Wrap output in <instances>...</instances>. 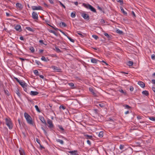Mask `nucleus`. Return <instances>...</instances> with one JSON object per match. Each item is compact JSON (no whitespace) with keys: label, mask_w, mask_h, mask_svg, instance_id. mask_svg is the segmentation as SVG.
Segmentation results:
<instances>
[{"label":"nucleus","mask_w":155,"mask_h":155,"mask_svg":"<svg viewBox=\"0 0 155 155\" xmlns=\"http://www.w3.org/2000/svg\"><path fill=\"white\" fill-rule=\"evenodd\" d=\"M24 116L27 123L33 125V122L30 116L27 113L25 112L24 113Z\"/></svg>","instance_id":"1"},{"label":"nucleus","mask_w":155,"mask_h":155,"mask_svg":"<svg viewBox=\"0 0 155 155\" xmlns=\"http://www.w3.org/2000/svg\"><path fill=\"white\" fill-rule=\"evenodd\" d=\"M5 123L9 129H12L13 126L11 119L10 118H6L5 119Z\"/></svg>","instance_id":"2"},{"label":"nucleus","mask_w":155,"mask_h":155,"mask_svg":"<svg viewBox=\"0 0 155 155\" xmlns=\"http://www.w3.org/2000/svg\"><path fill=\"white\" fill-rule=\"evenodd\" d=\"M83 5L87 9H90L91 11L94 12H96V10L91 5L89 4H86L84 3L83 4Z\"/></svg>","instance_id":"3"},{"label":"nucleus","mask_w":155,"mask_h":155,"mask_svg":"<svg viewBox=\"0 0 155 155\" xmlns=\"http://www.w3.org/2000/svg\"><path fill=\"white\" fill-rule=\"evenodd\" d=\"M47 123L49 124L48 127L50 128V130H53V129L54 128V126L52 123V121L50 119H48L47 120Z\"/></svg>","instance_id":"4"},{"label":"nucleus","mask_w":155,"mask_h":155,"mask_svg":"<svg viewBox=\"0 0 155 155\" xmlns=\"http://www.w3.org/2000/svg\"><path fill=\"white\" fill-rule=\"evenodd\" d=\"M89 91L91 92V94L94 97H98V93L97 91L96 90H94L92 88L90 87L89 88Z\"/></svg>","instance_id":"5"},{"label":"nucleus","mask_w":155,"mask_h":155,"mask_svg":"<svg viewBox=\"0 0 155 155\" xmlns=\"http://www.w3.org/2000/svg\"><path fill=\"white\" fill-rule=\"evenodd\" d=\"M51 68L53 69L54 71L57 72H61V69L53 65L51 67Z\"/></svg>","instance_id":"6"},{"label":"nucleus","mask_w":155,"mask_h":155,"mask_svg":"<svg viewBox=\"0 0 155 155\" xmlns=\"http://www.w3.org/2000/svg\"><path fill=\"white\" fill-rule=\"evenodd\" d=\"M81 16L84 18V19H86L87 20H89L90 19L89 15L87 14L84 13L83 12L81 13Z\"/></svg>","instance_id":"7"},{"label":"nucleus","mask_w":155,"mask_h":155,"mask_svg":"<svg viewBox=\"0 0 155 155\" xmlns=\"http://www.w3.org/2000/svg\"><path fill=\"white\" fill-rule=\"evenodd\" d=\"M124 151H126L129 154H131L133 152L132 149L130 147H129L128 148L125 149L124 150H123L122 152H123Z\"/></svg>","instance_id":"8"},{"label":"nucleus","mask_w":155,"mask_h":155,"mask_svg":"<svg viewBox=\"0 0 155 155\" xmlns=\"http://www.w3.org/2000/svg\"><path fill=\"white\" fill-rule=\"evenodd\" d=\"M32 9L33 10H42V8L40 6H32L31 7Z\"/></svg>","instance_id":"9"},{"label":"nucleus","mask_w":155,"mask_h":155,"mask_svg":"<svg viewBox=\"0 0 155 155\" xmlns=\"http://www.w3.org/2000/svg\"><path fill=\"white\" fill-rule=\"evenodd\" d=\"M19 83L20 84L23 88L25 87H26L27 86V84L24 81H20L19 82Z\"/></svg>","instance_id":"10"},{"label":"nucleus","mask_w":155,"mask_h":155,"mask_svg":"<svg viewBox=\"0 0 155 155\" xmlns=\"http://www.w3.org/2000/svg\"><path fill=\"white\" fill-rule=\"evenodd\" d=\"M32 17L34 19H38V15L37 13L35 12H33L32 13Z\"/></svg>","instance_id":"11"},{"label":"nucleus","mask_w":155,"mask_h":155,"mask_svg":"<svg viewBox=\"0 0 155 155\" xmlns=\"http://www.w3.org/2000/svg\"><path fill=\"white\" fill-rule=\"evenodd\" d=\"M39 119L42 123L44 124L45 125H47V123H46L44 117L43 116H40Z\"/></svg>","instance_id":"12"},{"label":"nucleus","mask_w":155,"mask_h":155,"mask_svg":"<svg viewBox=\"0 0 155 155\" xmlns=\"http://www.w3.org/2000/svg\"><path fill=\"white\" fill-rule=\"evenodd\" d=\"M104 35L106 36L109 40H111L112 39V36L111 35H109L108 33H104Z\"/></svg>","instance_id":"13"},{"label":"nucleus","mask_w":155,"mask_h":155,"mask_svg":"<svg viewBox=\"0 0 155 155\" xmlns=\"http://www.w3.org/2000/svg\"><path fill=\"white\" fill-rule=\"evenodd\" d=\"M77 152H78L77 150L70 151H68V152L70 153L71 155H77L78 154L77 153Z\"/></svg>","instance_id":"14"},{"label":"nucleus","mask_w":155,"mask_h":155,"mask_svg":"<svg viewBox=\"0 0 155 155\" xmlns=\"http://www.w3.org/2000/svg\"><path fill=\"white\" fill-rule=\"evenodd\" d=\"M39 92L37 91H31L30 94L32 96H36L38 94Z\"/></svg>","instance_id":"15"},{"label":"nucleus","mask_w":155,"mask_h":155,"mask_svg":"<svg viewBox=\"0 0 155 155\" xmlns=\"http://www.w3.org/2000/svg\"><path fill=\"white\" fill-rule=\"evenodd\" d=\"M84 136L86 137L85 138L87 139H91L93 138V137L92 135H89L87 134H86L85 133H84Z\"/></svg>","instance_id":"16"},{"label":"nucleus","mask_w":155,"mask_h":155,"mask_svg":"<svg viewBox=\"0 0 155 155\" xmlns=\"http://www.w3.org/2000/svg\"><path fill=\"white\" fill-rule=\"evenodd\" d=\"M138 84L142 88H143L145 87V85L144 83L142 81H138Z\"/></svg>","instance_id":"17"},{"label":"nucleus","mask_w":155,"mask_h":155,"mask_svg":"<svg viewBox=\"0 0 155 155\" xmlns=\"http://www.w3.org/2000/svg\"><path fill=\"white\" fill-rule=\"evenodd\" d=\"M19 151L20 155H25L24 150L21 148L19 149Z\"/></svg>","instance_id":"18"},{"label":"nucleus","mask_w":155,"mask_h":155,"mask_svg":"<svg viewBox=\"0 0 155 155\" xmlns=\"http://www.w3.org/2000/svg\"><path fill=\"white\" fill-rule=\"evenodd\" d=\"M16 7L19 8L20 9H22L23 7L21 5V4L19 3H17L16 4Z\"/></svg>","instance_id":"19"},{"label":"nucleus","mask_w":155,"mask_h":155,"mask_svg":"<svg viewBox=\"0 0 155 155\" xmlns=\"http://www.w3.org/2000/svg\"><path fill=\"white\" fill-rule=\"evenodd\" d=\"M99 61L97 59L92 58L91 60V62L94 64H97V62Z\"/></svg>","instance_id":"20"},{"label":"nucleus","mask_w":155,"mask_h":155,"mask_svg":"<svg viewBox=\"0 0 155 155\" xmlns=\"http://www.w3.org/2000/svg\"><path fill=\"white\" fill-rule=\"evenodd\" d=\"M120 8L121 11V12H123L124 14L125 15H127V12H126L122 8V7H120Z\"/></svg>","instance_id":"21"},{"label":"nucleus","mask_w":155,"mask_h":155,"mask_svg":"<svg viewBox=\"0 0 155 155\" xmlns=\"http://www.w3.org/2000/svg\"><path fill=\"white\" fill-rule=\"evenodd\" d=\"M143 94L145 95L146 96H148L149 95L148 91H144L142 92Z\"/></svg>","instance_id":"22"},{"label":"nucleus","mask_w":155,"mask_h":155,"mask_svg":"<svg viewBox=\"0 0 155 155\" xmlns=\"http://www.w3.org/2000/svg\"><path fill=\"white\" fill-rule=\"evenodd\" d=\"M116 31L117 33L119 34L120 35H123L124 34L123 32L122 31L118 29L116 30Z\"/></svg>","instance_id":"23"},{"label":"nucleus","mask_w":155,"mask_h":155,"mask_svg":"<svg viewBox=\"0 0 155 155\" xmlns=\"http://www.w3.org/2000/svg\"><path fill=\"white\" fill-rule=\"evenodd\" d=\"M26 28L29 31H31L32 32H34L35 31V30L32 28H31L27 27H26Z\"/></svg>","instance_id":"24"},{"label":"nucleus","mask_w":155,"mask_h":155,"mask_svg":"<svg viewBox=\"0 0 155 155\" xmlns=\"http://www.w3.org/2000/svg\"><path fill=\"white\" fill-rule=\"evenodd\" d=\"M21 28V26L19 25H17L15 27V29L17 31H19L20 29Z\"/></svg>","instance_id":"25"},{"label":"nucleus","mask_w":155,"mask_h":155,"mask_svg":"<svg viewBox=\"0 0 155 155\" xmlns=\"http://www.w3.org/2000/svg\"><path fill=\"white\" fill-rule=\"evenodd\" d=\"M57 142L61 144H64V142L63 141L61 140H60V139H57L56 140Z\"/></svg>","instance_id":"26"},{"label":"nucleus","mask_w":155,"mask_h":155,"mask_svg":"<svg viewBox=\"0 0 155 155\" xmlns=\"http://www.w3.org/2000/svg\"><path fill=\"white\" fill-rule=\"evenodd\" d=\"M47 58H45V57L44 56H42L41 58V59L42 61H45V62H46L48 61L49 60L48 59V58H47Z\"/></svg>","instance_id":"27"},{"label":"nucleus","mask_w":155,"mask_h":155,"mask_svg":"<svg viewBox=\"0 0 155 155\" xmlns=\"http://www.w3.org/2000/svg\"><path fill=\"white\" fill-rule=\"evenodd\" d=\"M60 26L65 27H66L67 25L64 22H61L60 23Z\"/></svg>","instance_id":"28"},{"label":"nucleus","mask_w":155,"mask_h":155,"mask_svg":"<svg viewBox=\"0 0 155 155\" xmlns=\"http://www.w3.org/2000/svg\"><path fill=\"white\" fill-rule=\"evenodd\" d=\"M16 93L19 97H20L21 94L19 93V91L18 89H17L16 91Z\"/></svg>","instance_id":"29"},{"label":"nucleus","mask_w":155,"mask_h":155,"mask_svg":"<svg viewBox=\"0 0 155 155\" xmlns=\"http://www.w3.org/2000/svg\"><path fill=\"white\" fill-rule=\"evenodd\" d=\"M123 106L125 107V109H129L131 108V107L128 105L124 104Z\"/></svg>","instance_id":"30"},{"label":"nucleus","mask_w":155,"mask_h":155,"mask_svg":"<svg viewBox=\"0 0 155 155\" xmlns=\"http://www.w3.org/2000/svg\"><path fill=\"white\" fill-rule=\"evenodd\" d=\"M103 132L102 131H101L98 134L99 137L101 138L103 136Z\"/></svg>","instance_id":"31"},{"label":"nucleus","mask_w":155,"mask_h":155,"mask_svg":"<svg viewBox=\"0 0 155 155\" xmlns=\"http://www.w3.org/2000/svg\"><path fill=\"white\" fill-rule=\"evenodd\" d=\"M119 91L121 92V93L124 94L125 95H126L127 94L126 91H124L122 89H119Z\"/></svg>","instance_id":"32"},{"label":"nucleus","mask_w":155,"mask_h":155,"mask_svg":"<svg viewBox=\"0 0 155 155\" xmlns=\"http://www.w3.org/2000/svg\"><path fill=\"white\" fill-rule=\"evenodd\" d=\"M149 118L150 120L155 122V117H149Z\"/></svg>","instance_id":"33"},{"label":"nucleus","mask_w":155,"mask_h":155,"mask_svg":"<svg viewBox=\"0 0 155 155\" xmlns=\"http://www.w3.org/2000/svg\"><path fill=\"white\" fill-rule=\"evenodd\" d=\"M56 51L58 53L61 52V51L60 49L58 48L57 46H55V47Z\"/></svg>","instance_id":"34"},{"label":"nucleus","mask_w":155,"mask_h":155,"mask_svg":"<svg viewBox=\"0 0 155 155\" xmlns=\"http://www.w3.org/2000/svg\"><path fill=\"white\" fill-rule=\"evenodd\" d=\"M4 91L5 93L8 96H9L10 95V93L8 91V90H4Z\"/></svg>","instance_id":"35"},{"label":"nucleus","mask_w":155,"mask_h":155,"mask_svg":"<svg viewBox=\"0 0 155 155\" xmlns=\"http://www.w3.org/2000/svg\"><path fill=\"white\" fill-rule=\"evenodd\" d=\"M133 64V62L132 61H129L127 62V65L129 66H131Z\"/></svg>","instance_id":"36"},{"label":"nucleus","mask_w":155,"mask_h":155,"mask_svg":"<svg viewBox=\"0 0 155 155\" xmlns=\"http://www.w3.org/2000/svg\"><path fill=\"white\" fill-rule=\"evenodd\" d=\"M71 16L72 18H74L76 16L75 12H72L71 14Z\"/></svg>","instance_id":"37"},{"label":"nucleus","mask_w":155,"mask_h":155,"mask_svg":"<svg viewBox=\"0 0 155 155\" xmlns=\"http://www.w3.org/2000/svg\"><path fill=\"white\" fill-rule=\"evenodd\" d=\"M76 33L81 36V37L82 38H83L84 37V35H83L81 33V31H77Z\"/></svg>","instance_id":"38"},{"label":"nucleus","mask_w":155,"mask_h":155,"mask_svg":"<svg viewBox=\"0 0 155 155\" xmlns=\"http://www.w3.org/2000/svg\"><path fill=\"white\" fill-rule=\"evenodd\" d=\"M34 73L36 76L39 75L38 72L37 70H34Z\"/></svg>","instance_id":"39"},{"label":"nucleus","mask_w":155,"mask_h":155,"mask_svg":"<svg viewBox=\"0 0 155 155\" xmlns=\"http://www.w3.org/2000/svg\"><path fill=\"white\" fill-rule=\"evenodd\" d=\"M29 49L32 53H34L35 52L34 48L33 47H30Z\"/></svg>","instance_id":"40"},{"label":"nucleus","mask_w":155,"mask_h":155,"mask_svg":"<svg viewBox=\"0 0 155 155\" xmlns=\"http://www.w3.org/2000/svg\"><path fill=\"white\" fill-rule=\"evenodd\" d=\"M124 146H125L124 145L120 144V145L119 148L120 150H122L124 149Z\"/></svg>","instance_id":"41"},{"label":"nucleus","mask_w":155,"mask_h":155,"mask_svg":"<svg viewBox=\"0 0 155 155\" xmlns=\"http://www.w3.org/2000/svg\"><path fill=\"white\" fill-rule=\"evenodd\" d=\"M98 105L101 107H104L105 106V104L103 103L99 104Z\"/></svg>","instance_id":"42"},{"label":"nucleus","mask_w":155,"mask_h":155,"mask_svg":"<svg viewBox=\"0 0 155 155\" xmlns=\"http://www.w3.org/2000/svg\"><path fill=\"white\" fill-rule=\"evenodd\" d=\"M92 37H93L94 38L95 40H97L98 38V36L96 35H92Z\"/></svg>","instance_id":"43"},{"label":"nucleus","mask_w":155,"mask_h":155,"mask_svg":"<svg viewBox=\"0 0 155 155\" xmlns=\"http://www.w3.org/2000/svg\"><path fill=\"white\" fill-rule=\"evenodd\" d=\"M67 37L68 38V39L72 42H74V40L73 39L71 38L70 37L67 36Z\"/></svg>","instance_id":"44"},{"label":"nucleus","mask_w":155,"mask_h":155,"mask_svg":"<svg viewBox=\"0 0 155 155\" xmlns=\"http://www.w3.org/2000/svg\"><path fill=\"white\" fill-rule=\"evenodd\" d=\"M58 127L62 131H64V129L61 125H58Z\"/></svg>","instance_id":"45"},{"label":"nucleus","mask_w":155,"mask_h":155,"mask_svg":"<svg viewBox=\"0 0 155 155\" xmlns=\"http://www.w3.org/2000/svg\"><path fill=\"white\" fill-rule=\"evenodd\" d=\"M41 129L43 131L44 134L45 135L47 136V133L45 130V129L42 127L41 128Z\"/></svg>","instance_id":"46"},{"label":"nucleus","mask_w":155,"mask_h":155,"mask_svg":"<svg viewBox=\"0 0 155 155\" xmlns=\"http://www.w3.org/2000/svg\"><path fill=\"white\" fill-rule=\"evenodd\" d=\"M35 107L37 111H38V112H41V111L38 107V106L37 105H35Z\"/></svg>","instance_id":"47"},{"label":"nucleus","mask_w":155,"mask_h":155,"mask_svg":"<svg viewBox=\"0 0 155 155\" xmlns=\"http://www.w3.org/2000/svg\"><path fill=\"white\" fill-rule=\"evenodd\" d=\"M116 1L117 2H119L121 5H122L123 4V1L122 0H116Z\"/></svg>","instance_id":"48"},{"label":"nucleus","mask_w":155,"mask_h":155,"mask_svg":"<svg viewBox=\"0 0 155 155\" xmlns=\"http://www.w3.org/2000/svg\"><path fill=\"white\" fill-rule=\"evenodd\" d=\"M97 8L100 11H102V12H104V10L103 9L101 8V7H100L99 6H98L97 7Z\"/></svg>","instance_id":"49"},{"label":"nucleus","mask_w":155,"mask_h":155,"mask_svg":"<svg viewBox=\"0 0 155 155\" xmlns=\"http://www.w3.org/2000/svg\"><path fill=\"white\" fill-rule=\"evenodd\" d=\"M35 62L36 63V64H37V65H39L41 64V63L39 61H38V60H35Z\"/></svg>","instance_id":"50"},{"label":"nucleus","mask_w":155,"mask_h":155,"mask_svg":"<svg viewBox=\"0 0 155 155\" xmlns=\"http://www.w3.org/2000/svg\"><path fill=\"white\" fill-rule=\"evenodd\" d=\"M59 3L60 4V5L62 7H63L64 8H66L65 6V5H64L60 1H59Z\"/></svg>","instance_id":"51"},{"label":"nucleus","mask_w":155,"mask_h":155,"mask_svg":"<svg viewBox=\"0 0 155 155\" xmlns=\"http://www.w3.org/2000/svg\"><path fill=\"white\" fill-rule=\"evenodd\" d=\"M59 108L60 109L62 108L63 110H64L65 109L66 107L64 106L61 105L60 106Z\"/></svg>","instance_id":"52"},{"label":"nucleus","mask_w":155,"mask_h":155,"mask_svg":"<svg viewBox=\"0 0 155 155\" xmlns=\"http://www.w3.org/2000/svg\"><path fill=\"white\" fill-rule=\"evenodd\" d=\"M39 42L41 44V45H46V44H45L44 42H43V40H40L39 41Z\"/></svg>","instance_id":"53"},{"label":"nucleus","mask_w":155,"mask_h":155,"mask_svg":"<svg viewBox=\"0 0 155 155\" xmlns=\"http://www.w3.org/2000/svg\"><path fill=\"white\" fill-rule=\"evenodd\" d=\"M68 85L71 87H73L74 86V84L73 83H69Z\"/></svg>","instance_id":"54"},{"label":"nucleus","mask_w":155,"mask_h":155,"mask_svg":"<svg viewBox=\"0 0 155 155\" xmlns=\"http://www.w3.org/2000/svg\"><path fill=\"white\" fill-rule=\"evenodd\" d=\"M36 141L39 145H40V140H39L37 138L36 139Z\"/></svg>","instance_id":"55"},{"label":"nucleus","mask_w":155,"mask_h":155,"mask_svg":"<svg viewBox=\"0 0 155 155\" xmlns=\"http://www.w3.org/2000/svg\"><path fill=\"white\" fill-rule=\"evenodd\" d=\"M151 58L152 59L154 60L155 59V56L154 54H153L151 56Z\"/></svg>","instance_id":"56"},{"label":"nucleus","mask_w":155,"mask_h":155,"mask_svg":"<svg viewBox=\"0 0 155 155\" xmlns=\"http://www.w3.org/2000/svg\"><path fill=\"white\" fill-rule=\"evenodd\" d=\"M93 111H94V112L96 114H97L98 110L97 109H94Z\"/></svg>","instance_id":"57"},{"label":"nucleus","mask_w":155,"mask_h":155,"mask_svg":"<svg viewBox=\"0 0 155 155\" xmlns=\"http://www.w3.org/2000/svg\"><path fill=\"white\" fill-rule=\"evenodd\" d=\"M45 21L48 25L49 26H51L49 24H48V23H50V22L48 20H46Z\"/></svg>","instance_id":"58"},{"label":"nucleus","mask_w":155,"mask_h":155,"mask_svg":"<svg viewBox=\"0 0 155 155\" xmlns=\"http://www.w3.org/2000/svg\"><path fill=\"white\" fill-rule=\"evenodd\" d=\"M100 22L102 24H104L105 22L104 20L103 19H101Z\"/></svg>","instance_id":"59"},{"label":"nucleus","mask_w":155,"mask_h":155,"mask_svg":"<svg viewBox=\"0 0 155 155\" xmlns=\"http://www.w3.org/2000/svg\"><path fill=\"white\" fill-rule=\"evenodd\" d=\"M40 145V149H45V147H43V146H42L41 144H40V145Z\"/></svg>","instance_id":"60"},{"label":"nucleus","mask_w":155,"mask_h":155,"mask_svg":"<svg viewBox=\"0 0 155 155\" xmlns=\"http://www.w3.org/2000/svg\"><path fill=\"white\" fill-rule=\"evenodd\" d=\"M50 26L51 27L53 28L55 30H58L59 29L57 28H55V27H54L52 26Z\"/></svg>","instance_id":"61"},{"label":"nucleus","mask_w":155,"mask_h":155,"mask_svg":"<svg viewBox=\"0 0 155 155\" xmlns=\"http://www.w3.org/2000/svg\"><path fill=\"white\" fill-rule=\"evenodd\" d=\"M130 91H133V90H134L133 87L132 86H130Z\"/></svg>","instance_id":"62"},{"label":"nucleus","mask_w":155,"mask_h":155,"mask_svg":"<svg viewBox=\"0 0 155 155\" xmlns=\"http://www.w3.org/2000/svg\"><path fill=\"white\" fill-rule=\"evenodd\" d=\"M151 82L154 84H155V80L153 79L151 80Z\"/></svg>","instance_id":"63"},{"label":"nucleus","mask_w":155,"mask_h":155,"mask_svg":"<svg viewBox=\"0 0 155 155\" xmlns=\"http://www.w3.org/2000/svg\"><path fill=\"white\" fill-rule=\"evenodd\" d=\"M14 78L15 79L16 81L19 83V82L20 81V80L17 78L16 77H14Z\"/></svg>","instance_id":"64"}]
</instances>
